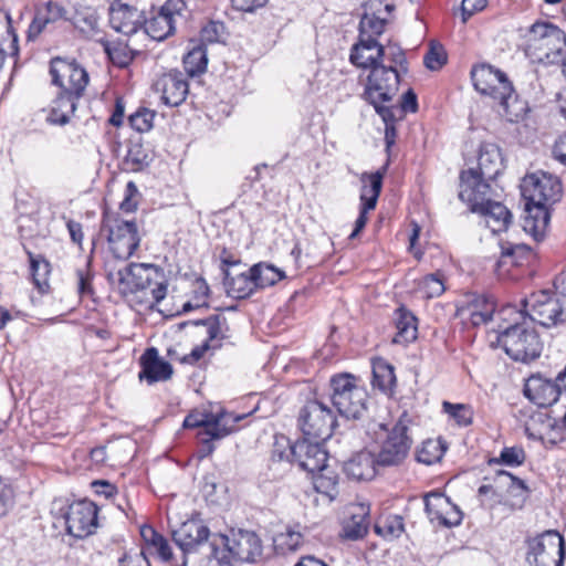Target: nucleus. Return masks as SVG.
<instances>
[{
  "label": "nucleus",
  "instance_id": "680f3d73",
  "mask_svg": "<svg viewBox=\"0 0 566 566\" xmlns=\"http://www.w3.org/2000/svg\"><path fill=\"white\" fill-rule=\"evenodd\" d=\"M446 62L447 54L441 45H431L430 50L423 57L424 65L431 71L441 69Z\"/></svg>",
  "mask_w": 566,
  "mask_h": 566
},
{
  "label": "nucleus",
  "instance_id": "aec40b11",
  "mask_svg": "<svg viewBox=\"0 0 566 566\" xmlns=\"http://www.w3.org/2000/svg\"><path fill=\"white\" fill-rule=\"evenodd\" d=\"M153 265L132 263L118 270L116 274H108V279L117 282V287L123 295H132L146 292L151 285Z\"/></svg>",
  "mask_w": 566,
  "mask_h": 566
},
{
  "label": "nucleus",
  "instance_id": "1a4fd4ad",
  "mask_svg": "<svg viewBox=\"0 0 566 566\" xmlns=\"http://www.w3.org/2000/svg\"><path fill=\"white\" fill-rule=\"evenodd\" d=\"M101 232L106 234L109 250L116 259L127 260L139 247L140 237L134 221L104 213Z\"/></svg>",
  "mask_w": 566,
  "mask_h": 566
},
{
  "label": "nucleus",
  "instance_id": "0eeeda50",
  "mask_svg": "<svg viewBox=\"0 0 566 566\" xmlns=\"http://www.w3.org/2000/svg\"><path fill=\"white\" fill-rule=\"evenodd\" d=\"M523 307L532 322L544 327L566 325V286L562 291L533 292L524 300Z\"/></svg>",
  "mask_w": 566,
  "mask_h": 566
},
{
  "label": "nucleus",
  "instance_id": "a211bd4d",
  "mask_svg": "<svg viewBox=\"0 0 566 566\" xmlns=\"http://www.w3.org/2000/svg\"><path fill=\"white\" fill-rule=\"evenodd\" d=\"M388 164L384 165L379 170L373 174L364 172L360 176L363 184L360 192V211L355 221V228L349 234V239H354L365 228L367 223L368 211L375 209L378 197L382 188V179L386 175Z\"/></svg>",
  "mask_w": 566,
  "mask_h": 566
},
{
  "label": "nucleus",
  "instance_id": "412c9836",
  "mask_svg": "<svg viewBox=\"0 0 566 566\" xmlns=\"http://www.w3.org/2000/svg\"><path fill=\"white\" fill-rule=\"evenodd\" d=\"M494 179H486L473 168L464 170L460 175V192L459 198L470 205L471 210L474 211L479 207L491 201V185L490 181Z\"/></svg>",
  "mask_w": 566,
  "mask_h": 566
},
{
  "label": "nucleus",
  "instance_id": "39448f33",
  "mask_svg": "<svg viewBox=\"0 0 566 566\" xmlns=\"http://www.w3.org/2000/svg\"><path fill=\"white\" fill-rule=\"evenodd\" d=\"M399 84L398 70L394 65H386L384 62L369 70L361 97L374 106L380 117L390 119L391 107L387 104L397 95Z\"/></svg>",
  "mask_w": 566,
  "mask_h": 566
},
{
  "label": "nucleus",
  "instance_id": "b1692460",
  "mask_svg": "<svg viewBox=\"0 0 566 566\" xmlns=\"http://www.w3.org/2000/svg\"><path fill=\"white\" fill-rule=\"evenodd\" d=\"M155 91L161 94V101L168 106H179L185 102L189 85L180 72L161 75L154 84Z\"/></svg>",
  "mask_w": 566,
  "mask_h": 566
},
{
  "label": "nucleus",
  "instance_id": "393cba45",
  "mask_svg": "<svg viewBox=\"0 0 566 566\" xmlns=\"http://www.w3.org/2000/svg\"><path fill=\"white\" fill-rule=\"evenodd\" d=\"M524 395L538 407H548L560 397V389L556 380L544 378L541 375L531 376L524 385Z\"/></svg>",
  "mask_w": 566,
  "mask_h": 566
},
{
  "label": "nucleus",
  "instance_id": "58836bf2",
  "mask_svg": "<svg viewBox=\"0 0 566 566\" xmlns=\"http://www.w3.org/2000/svg\"><path fill=\"white\" fill-rule=\"evenodd\" d=\"M314 489L325 495L329 501H334L338 495V474L328 468L327 463L324 469L317 470L313 478Z\"/></svg>",
  "mask_w": 566,
  "mask_h": 566
},
{
  "label": "nucleus",
  "instance_id": "e2e57ef3",
  "mask_svg": "<svg viewBox=\"0 0 566 566\" xmlns=\"http://www.w3.org/2000/svg\"><path fill=\"white\" fill-rule=\"evenodd\" d=\"M303 535L300 531H295L287 527L285 532L281 533L276 537L279 545L286 547L290 551H295L302 544Z\"/></svg>",
  "mask_w": 566,
  "mask_h": 566
},
{
  "label": "nucleus",
  "instance_id": "423d86ee",
  "mask_svg": "<svg viewBox=\"0 0 566 566\" xmlns=\"http://www.w3.org/2000/svg\"><path fill=\"white\" fill-rule=\"evenodd\" d=\"M527 55L537 63L555 64L564 62L566 54V34L548 22L534 23L527 34Z\"/></svg>",
  "mask_w": 566,
  "mask_h": 566
},
{
  "label": "nucleus",
  "instance_id": "20e7f679",
  "mask_svg": "<svg viewBox=\"0 0 566 566\" xmlns=\"http://www.w3.org/2000/svg\"><path fill=\"white\" fill-rule=\"evenodd\" d=\"M476 91L499 102L502 114L510 120L518 119L523 106L517 102L514 88L506 75L491 65L482 64L471 71Z\"/></svg>",
  "mask_w": 566,
  "mask_h": 566
},
{
  "label": "nucleus",
  "instance_id": "6e6552de",
  "mask_svg": "<svg viewBox=\"0 0 566 566\" xmlns=\"http://www.w3.org/2000/svg\"><path fill=\"white\" fill-rule=\"evenodd\" d=\"M331 401L337 412L346 419H359L367 410L368 394L359 379L350 374L331 378Z\"/></svg>",
  "mask_w": 566,
  "mask_h": 566
},
{
  "label": "nucleus",
  "instance_id": "3c124183",
  "mask_svg": "<svg viewBox=\"0 0 566 566\" xmlns=\"http://www.w3.org/2000/svg\"><path fill=\"white\" fill-rule=\"evenodd\" d=\"M442 410L461 427H468L472 423L474 412L469 405L443 401Z\"/></svg>",
  "mask_w": 566,
  "mask_h": 566
},
{
  "label": "nucleus",
  "instance_id": "dca6fc26",
  "mask_svg": "<svg viewBox=\"0 0 566 566\" xmlns=\"http://www.w3.org/2000/svg\"><path fill=\"white\" fill-rule=\"evenodd\" d=\"M185 0H167L158 13L145 22V32L156 41H163L176 31L178 21L185 18Z\"/></svg>",
  "mask_w": 566,
  "mask_h": 566
},
{
  "label": "nucleus",
  "instance_id": "7c9ffc66",
  "mask_svg": "<svg viewBox=\"0 0 566 566\" xmlns=\"http://www.w3.org/2000/svg\"><path fill=\"white\" fill-rule=\"evenodd\" d=\"M78 99V97L61 91L51 103L46 122L52 125H65L69 123L76 109Z\"/></svg>",
  "mask_w": 566,
  "mask_h": 566
},
{
  "label": "nucleus",
  "instance_id": "774afa93",
  "mask_svg": "<svg viewBox=\"0 0 566 566\" xmlns=\"http://www.w3.org/2000/svg\"><path fill=\"white\" fill-rule=\"evenodd\" d=\"M486 7V0H462L461 11L463 21Z\"/></svg>",
  "mask_w": 566,
  "mask_h": 566
},
{
  "label": "nucleus",
  "instance_id": "7ed1b4c3",
  "mask_svg": "<svg viewBox=\"0 0 566 566\" xmlns=\"http://www.w3.org/2000/svg\"><path fill=\"white\" fill-rule=\"evenodd\" d=\"M218 535L211 534L209 527L201 521L191 518L172 531V539L182 552L181 566L187 565V556L203 554L209 559H216L219 565H228L224 551L218 546Z\"/></svg>",
  "mask_w": 566,
  "mask_h": 566
},
{
  "label": "nucleus",
  "instance_id": "5701e85b",
  "mask_svg": "<svg viewBox=\"0 0 566 566\" xmlns=\"http://www.w3.org/2000/svg\"><path fill=\"white\" fill-rule=\"evenodd\" d=\"M385 48L374 38H360L350 49L349 61L353 65L371 70L385 62Z\"/></svg>",
  "mask_w": 566,
  "mask_h": 566
},
{
  "label": "nucleus",
  "instance_id": "c9c22d12",
  "mask_svg": "<svg viewBox=\"0 0 566 566\" xmlns=\"http://www.w3.org/2000/svg\"><path fill=\"white\" fill-rule=\"evenodd\" d=\"M245 416H234L232 413H220L217 416L190 413L184 420L185 428H201L200 430H207L208 424L218 423L220 427L237 424Z\"/></svg>",
  "mask_w": 566,
  "mask_h": 566
},
{
  "label": "nucleus",
  "instance_id": "338daca9",
  "mask_svg": "<svg viewBox=\"0 0 566 566\" xmlns=\"http://www.w3.org/2000/svg\"><path fill=\"white\" fill-rule=\"evenodd\" d=\"M151 548L156 552L160 560L164 563H172L174 554L167 538L161 536V538H158V541L155 542V545Z\"/></svg>",
  "mask_w": 566,
  "mask_h": 566
},
{
  "label": "nucleus",
  "instance_id": "9d476101",
  "mask_svg": "<svg viewBox=\"0 0 566 566\" xmlns=\"http://www.w3.org/2000/svg\"><path fill=\"white\" fill-rule=\"evenodd\" d=\"M408 415L403 412L387 432L376 454L378 465L397 467L407 459L412 446V439L408 434Z\"/></svg>",
  "mask_w": 566,
  "mask_h": 566
},
{
  "label": "nucleus",
  "instance_id": "de8ad7c7",
  "mask_svg": "<svg viewBox=\"0 0 566 566\" xmlns=\"http://www.w3.org/2000/svg\"><path fill=\"white\" fill-rule=\"evenodd\" d=\"M390 17H378L363 13L359 22V36L374 38L381 35Z\"/></svg>",
  "mask_w": 566,
  "mask_h": 566
},
{
  "label": "nucleus",
  "instance_id": "473e14b6",
  "mask_svg": "<svg viewBox=\"0 0 566 566\" xmlns=\"http://www.w3.org/2000/svg\"><path fill=\"white\" fill-rule=\"evenodd\" d=\"M138 17L136 10L130 9L127 4L118 3L117 8L111 6V24L113 29L125 35L134 34L139 29V23L134 18Z\"/></svg>",
  "mask_w": 566,
  "mask_h": 566
},
{
  "label": "nucleus",
  "instance_id": "f03ea898",
  "mask_svg": "<svg viewBox=\"0 0 566 566\" xmlns=\"http://www.w3.org/2000/svg\"><path fill=\"white\" fill-rule=\"evenodd\" d=\"M502 323L494 331L492 346L504 349L513 360L528 363L539 357L543 344L534 327L523 317V313L514 306H505L500 311Z\"/></svg>",
  "mask_w": 566,
  "mask_h": 566
},
{
  "label": "nucleus",
  "instance_id": "4468645a",
  "mask_svg": "<svg viewBox=\"0 0 566 566\" xmlns=\"http://www.w3.org/2000/svg\"><path fill=\"white\" fill-rule=\"evenodd\" d=\"M50 73L53 84L62 92L81 98L88 84L86 70L75 61L55 57L51 61Z\"/></svg>",
  "mask_w": 566,
  "mask_h": 566
},
{
  "label": "nucleus",
  "instance_id": "9b49d317",
  "mask_svg": "<svg viewBox=\"0 0 566 566\" xmlns=\"http://www.w3.org/2000/svg\"><path fill=\"white\" fill-rule=\"evenodd\" d=\"M298 424L304 437L326 441L332 437L336 417L326 403L311 400L300 410Z\"/></svg>",
  "mask_w": 566,
  "mask_h": 566
},
{
  "label": "nucleus",
  "instance_id": "c85d7f7f",
  "mask_svg": "<svg viewBox=\"0 0 566 566\" xmlns=\"http://www.w3.org/2000/svg\"><path fill=\"white\" fill-rule=\"evenodd\" d=\"M503 157L500 147L493 143H482L479 149L478 174L486 179H495L503 170Z\"/></svg>",
  "mask_w": 566,
  "mask_h": 566
},
{
  "label": "nucleus",
  "instance_id": "8fccbe9b",
  "mask_svg": "<svg viewBox=\"0 0 566 566\" xmlns=\"http://www.w3.org/2000/svg\"><path fill=\"white\" fill-rule=\"evenodd\" d=\"M270 460L271 464L285 463L289 465L295 463L294 443L291 444L290 440L284 436L276 437L271 451Z\"/></svg>",
  "mask_w": 566,
  "mask_h": 566
},
{
  "label": "nucleus",
  "instance_id": "052dcab7",
  "mask_svg": "<svg viewBox=\"0 0 566 566\" xmlns=\"http://www.w3.org/2000/svg\"><path fill=\"white\" fill-rule=\"evenodd\" d=\"M395 4L389 0H366L364 3V13L378 17H391Z\"/></svg>",
  "mask_w": 566,
  "mask_h": 566
},
{
  "label": "nucleus",
  "instance_id": "ea45409f",
  "mask_svg": "<svg viewBox=\"0 0 566 566\" xmlns=\"http://www.w3.org/2000/svg\"><path fill=\"white\" fill-rule=\"evenodd\" d=\"M373 387L388 392L396 384L394 367L382 358L373 360Z\"/></svg>",
  "mask_w": 566,
  "mask_h": 566
},
{
  "label": "nucleus",
  "instance_id": "09e8293b",
  "mask_svg": "<svg viewBox=\"0 0 566 566\" xmlns=\"http://www.w3.org/2000/svg\"><path fill=\"white\" fill-rule=\"evenodd\" d=\"M539 439L551 444H556L565 440V418L563 419V422H559L554 418L547 417L546 420L542 422V428L539 430Z\"/></svg>",
  "mask_w": 566,
  "mask_h": 566
},
{
  "label": "nucleus",
  "instance_id": "4be33fe9",
  "mask_svg": "<svg viewBox=\"0 0 566 566\" xmlns=\"http://www.w3.org/2000/svg\"><path fill=\"white\" fill-rule=\"evenodd\" d=\"M311 439L304 437L294 443V460L302 470L315 474L317 470L324 469L328 455L322 446L323 441Z\"/></svg>",
  "mask_w": 566,
  "mask_h": 566
},
{
  "label": "nucleus",
  "instance_id": "bf43d9fd",
  "mask_svg": "<svg viewBox=\"0 0 566 566\" xmlns=\"http://www.w3.org/2000/svg\"><path fill=\"white\" fill-rule=\"evenodd\" d=\"M125 163L132 170H140L148 164V155L140 144H132L127 150Z\"/></svg>",
  "mask_w": 566,
  "mask_h": 566
},
{
  "label": "nucleus",
  "instance_id": "a18cd8bd",
  "mask_svg": "<svg viewBox=\"0 0 566 566\" xmlns=\"http://www.w3.org/2000/svg\"><path fill=\"white\" fill-rule=\"evenodd\" d=\"M208 57L207 50L203 45H195L184 57V66L186 72L196 76L207 70Z\"/></svg>",
  "mask_w": 566,
  "mask_h": 566
},
{
  "label": "nucleus",
  "instance_id": "864d4df0",
  "mask_svg": "<svg viewBox=\"0 0 566 566\" xmlns=\"http://www.w3.org/2000/svg\"><path fill=\"white\" fill-rule=\"evenodd\" d=\"M418 286L427 298L438 297L446 291L443 276L439 272L422 277Z\"/></svg>",
  "mask_w": 566,
  "mask_h": 566
},
{
  "label": "nucleus",
  "instance_id": "4c0bfd02",
  "mask_svg": "<svg viewBox=\"0 0 566 566\" xmlns=\"http://www.w3.org/2000/svg\"><path fill=\"white\" fill-rule=\"evenodd\" d=\"M60 13L61 8L52 2H49L45 9L38 10L27 32L28 41H34L49 23L54 22L60 17Z\"/></svg>",
  "mask_w": 566,
  "mask_h": 566
},
{
  "label": "nucleus",
  "instance_id": "bb28decb",
  "mask_svg": "<svg viewBox=\"0 0 566 566\" xmlns=\"http://www.w3.org/2000/svg\"><path fill=\"white\" fill-rule=\"evenodd\" d=\"M495 303L485 295H472L465 305L458 308V315L473 326L486 324L493 316Z\"/></svg>",
  "mask_w": 566,
  "mask_h": 566
},
{
  "label": "nucleus",
  "instance_id": "69168bd1",
  "mask_svg": "<svg viewBox=\"0 0 566 566\" xmlns=\"http://www.w3.org/2000/svg\"><path fill=\"white\" fill-rule=\"evenodd\" d=\"M138 195L137 186L134 181H128L125 189V198L120 202V209L125 212H133L137 208V202L134 199Z\"/></svg>",
  "mask_w": 566,
  "mask_h": 566
},
{
  "label": "nucleus",
  "instance_id": "2eb2a0df",
  "mask_svg": "<svg viewBox=\"0 0 566 566\" xmlns=\"http://www.w3.org/2000/svg\"><path fill=\"white\" fill-rule=\"evenodd\" d=\"M528 489L525 482L507 471H497L490 484H482L478 490L483 506L492 509L501 504L505 492L515 496H524Z\"/></svg>",
  "mask_w": 566,
  "mask_h": 566
},
{
  "label": "nucleus",
  "instance_id": "cd10ccee",
  "mask_svg": "<svg viewBox=\"0 0 566 566\" xmlns=\"http://www.w3.org/2000/svg\"><path fill=\"white\" fill-rule=\"evenodd\" d=\"M348 515L343 522L342 536L352 541L363 538L368 531L369 507L363 503L350 504Z\"/></svg>",
  "mask_w": 566,
  "mask_h": 566
},
{
  "label": "nucleus",
  "instance_id": "37998d69",
  "mask_svg": "<svg viewBox=\"0 0 566 566\" xmlns=\"http://www.w3.org/2000/svg\"><path fill=\"white\" fill-rule=\"evenodd\" d=\"M447 448L440 439H428L422 442L421 447L417 450V461L427 465L439 462Z\"/></svg>",
  "mask_w": 566,
  "mask_h": 566
},
{
  "label": "nucleus",
  "instance_id": "e433bc0d",
  "mask_svg": "<svg viewBox=\"0 0 566 566\" xmlns=\"http://www.w3.org/2000/svg\"><path fill=\"white\" fill-rule=\"evenodd\" d=\"M397 334L394 337L396 344H407L417 338V319L409 311L398 308L396 312Z\"/></svg>",
  "mask_w": 566,
  "mask_h": 566
},
{
  "label": "nucleus",
  "instance_id": "0e129e2a",
  "mask_svg": "<svg viewBox=\"0 0 566 566\" xmlns=\"http://www.w3.org/2000/svg\"><path fill=\"white\" fill-rule=\"evenodd\" d=\"M223 33L224 24L218 21H210L201 29L202 40L210 43L220 41Z\"/></svg>",
  "mask_w": 566,
  "mask_h": 566
},
{
  "label": "nucleus",
  "instance_id": "f704fd0d",
  "mask_svg": "<svg viewBox=\"0 0 566 566\" xmlns=\"http://www.w3.org/2000/svg\"><path fill=\"white\" fill-rule=\"evenodd\" d=\"M224 284L228 294L233 298H245L256 290V283L253 279L251 269L245 272L239 273L234 276L226 274Z\"/></svg>",
  "mask_w": 566,
  "mask_h": 566
},
{
  "label": "nucleus",
  "instance_id": "13d9d810",
  "mask_svg": "<svg viewBox=\"0 0 566 566\" xmlns=\"http://www.w3.org/2000/svg\"><path fill=\"white\" fill-rule=\"evenodd\" d=\"M156 113L148 108H139L129 116V124L133 129L139 133L149 132L154 126Z\"/></svg>",
  "mask_w": 566,
  "mask_h": 566
},
{
  "label": "nucleus",
  "instance_id": "a19ab883",
  "mask_svg": "<svg viewBox=\"0 0 566 566\" xmlns=\"http://www.w3.org/2000/svg\"><path fill=\"white\" fill-rule=\"evenodd\" d=\"M10 38L9 54L17 57L19 54V38L12 27L11 15L8 12L0 11V67L7 56V51L3 49L4 36Z\"/></svg>",
  "mask_w": 566,
  "mask_h": 566
},
{
  "label": "nucleus",
  "instance_id": "49530a36",
  "mask_svg": "<svg viewBox=\"0 0 566 566\" xmlns=\"http://www.w3.org/2000/svg\"><path fill=\"white\" fill-rule=\"evenodd\" d=\"M374 530L385 539H395L402 534L405 526L399 515H387L377 520Z\"/></svg>",
  "mask_w": 566,
  "mask_h": 566
},
{
  "label": "nucleus",
  "instance_id": "2f4dec72",
  "mask_svg": "<svg viewBox=\"0 0 566 566\" xmlns=\"http://www.w3.org/2000/svg\"><path fill=\"white\" fill-rule=\"evenodd\" d=\"M473 212L481 213L485 219L486 226L494 233L505 231L512 219L511 212L504 205L492 200L483 203Z\"/></svg>",
  "mask_w": 566,
  "mask_h": 566
},
{
  "label": "nucleus",
  "instance_id": "c756f323",
  "mask_svg": "<svg viewBox=\"0 0 566 566\" xmlns=\"http://www.w3.org/2000/svg\"><path fill=\"white\" fill-rule=\"evenodd\" d=\"M376 465V455L369 451H360L345 462L344 471L353 480L368 481L375 476Z\"/></svg>",
  "mask_w": 566,
  "mask_h": 566
},
{
  "label": "nucleus",
  "instance_id": "603ef678",
  "mask_svg": "<svg viewBox=\"0 0 566 566\" xmlns=\"http://www.w3.org/2000/svg\"><path fill=\"white\" fill-rule=\"evenodd\" d=\"M532 251L528 245L523 243H506L502 245L501 262L521 265L524 259L531 256Z\"/></svg>",
  "mask_w": 566,
  "mask_h": 566
},
{
  "label": "nucleus",
  "instance_id": "c03bdc74",
  "mask_svg": "<svg viewBox=\"0 0 566 566\" xmlns=\"http://www.w3.org/2000/svg\"><path fill=\"white\" fill-rule=\"evenodd\" d=\"M251 269L256 289L272 286L284 277V273L271 264L259 263Z\"/></svg>",
  "mask_w": 566,
  "mask_h": 566
},
{
  "label": "nucleus",
  "instance_id": "72a5a7b5",
  "mask_svg": "<svg viewBox=\"0 0 566 566\" xmlns=\"http://www.w3.org/2000/svg\"><path fill=\"white\" fill-rule=\"evenodd\" d=\"M235 430V424L223 426L220 424H208L207 430H199L198 438L200 441V448L198 449V458L200 460L209 457L214 451L216 447L212 443L213 440H220Z\"/></svg>",
  "mask_w": 566,
  "mask_h": 566
},
{
  "label": "nucleus",
  "instance_id": "f257e3e1",
  "mask_svg": "<svg viewBox=\"0 0 566 566\" xmlns=\"http://www.w3.org/2000/svg\"><path fill=\"white\" fill-rule=\"evenodd\" d=\"M521 193L525 201L523 229L539 241L548 230L549 208L562 198V182L556 176L539 170L522 179Z\"/></svg>",
  "mask_w": 566,
  "mask_h": 566
},
{
  "label": "nucleus",
  "instance_id": "6e6d98bb",
  "mask_svg": "<svg viewBox=\"0 0 566 566\" xmlns=\"http://www.w3.org/2000/svg\"><path fill=\"white\" fill-rule=\"evenodd\" d=\"M91 264L92 254L88 256L86 263L75 271L77 293L80 296H91L93 294L92 282L94 273L92 272Z\"/></svg>",
  "mask_w": 566,
  "mask_h": 566
},
{
  "label": "nucleus",
  "instance_id": "5fc2aeb1",
  "mask_svg": "<svg viewBox=\"0 0 566 566\" xmlns=\"http://www.w3.org/2000/svg\"><path fill=\"white\" fill-rule=\"evenodd\" d=\"M526 460V453L522 447L513 446L505 447L502 449L499 458H494L490 460V463L493 464H505L507 467H520Z\"/></svg>",
  "mask_w": 566,
  "mask_h": 566
},
{
  "label": "nucleus",
  "instance_id": "79ce46f5",
  "mask_svg": "<svg viewBox=\"0 0 566 566\" xmlns=\"http://www.w3.org/2000/svg\"><path fill=\"white\" fill-rule=\"evenodd\" d=\"M196 324H202L207 327L208 338L203 343H210L212 349L220 346V340L226 336L228 331L227 319L221 315H212L206 319L198 321Z\"/></svg>",
  "mask_w": 566,
  "mask_h": 566
},
{
  "label": "nucleus",
  "instance_id": "f8f14e48",
  "mask_svg": "<svg viewBox=\"0 0 566 566\" xmlns=\"http://www.w3.org/2000/svg\"><path fill=\"white\" fill-rule=\"evenodd\" d=\"M218 546L224 551L230 566L232 560L253 563L262 554V544L259 536L252 531H231L230 535H218Z\"/></svg>",
  "mask_w": 566,
  "mask_h": 566
},
{
  "label": "nucleus",
  "instance_id": "6ab92c4d",
  "mask_svg": "<svg viewBox=\"0 0 566 566\" xmlns=\"http://www.w3.org/2000/svg\"><path fill=\"white\" fill-rule=\"evenodd\" d=\"M424 510L431 523L438 526L453 527L461 524L463 514L451 500L441 492L433 491L424 495Z\"/></svg>",
  "mask_w": 566,
  "mask_h": 566
},
{
  "label": "nucleus",
  "instance_id": "4d7b16f0",
  "mask_svg": "<svg viewBox=\"0 0 566 566\" xmlns=\"http://www.w3.org/2000/svg\"><path fill=\"white\" fill-rule=\"evenodd\" d=\"M31 274L33 282L40 291L48 287V277L50 274V263L41 256L31 258Z\"/></svg>",
  "mask_w": 566,
  "mask_h": 566
},
{
  "label": "nucleus",
  "instance_id": "a878e982",
  "mask_svg": "<svg viewBox=\"0 0 566 566\" xmlns=\"http://www.w3.org/2000/svg\"><path fill=\"white\" fill-rule=\"evenodd\" d=\"M139 364L142 367L139 379H145L149 385L166 381L172 375V366L159 356L155 347L147 348L144 352Z\"/></svg>",
  "mask_w": 566,
  "mask_h": 566
},
{
  "label": "nucleus",
  "instance_id": "ddd939ff",
  "mask_svg": "<svg viewBox=\"0 0 566 566\" xmlns=\"http://www.w3.org/2000/svg\"><path fill=\"white\" fill-rule=\"evenodd\" d=\"M565 539L557 531H546L528 542L527 560L535 566H564Z\"/></svg>",
  "mask_w": 566,
  "mask_h": 566
},
{
  "label": "nucleus",
  "instance_id": "f3484780",
  "mask_svg": "<svg viewBox=\"0 0 566 566\" xmlns=\"http://www.w3.org/2000/svg\"><path fill=\"white\" fill-rule=\"evenodd\" d=\"M98 509L87 500H80L69 505L65 512L66 531L76 538H85L98 527Z\"/></svg>",
  "mask_w": 566,
  "mask_h": 566
}]
</instances>
